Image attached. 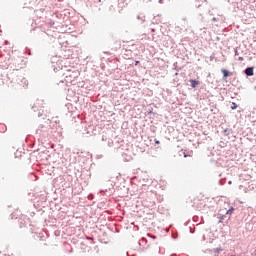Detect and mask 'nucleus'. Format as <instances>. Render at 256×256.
I'll list each match as a JSON object with an SVG mask.
<instances>
[{
  "instance_id": "nucleus-31",
  "label": "nucleus",
  "mask_w": 256,
  "mask_h": 256,
  "mask_svg": "<svg viewBox=\"0 0 256 256\" xmlns=\"http://www.w3.org/2000/svg\"><path fill=\"white\" fill-rule=\"evenodd\" d=\"M175 75H179V73L176 72Z\"/></svg>"
},
{
  "instance_id": "nucleus-2",
  "label": "nucleus",
  "mask_w": 256,
  "mask_h": 256,
  "mask_svg": "<svg viewBox=\"0 0 256 256\" xmlns=\"http://www.w3.org/2000/svg\"><path fill=\"white\" fill-rule=\"evenodd\" d=\"M254 69H255L254 67H247V68L244 70L245 76H246V77H253V75H255Z\"/></svg>"
},
{
  "instance_id": "nucleus-26",
  "label": "nucleus",
  "mask_w": 256,
  "mask_h": 256,
  "mask_svg": "<svg viewBox=\"0 0 256 256\" xmlns=\"http://www.w3.org/2000/svg\"><path fill=\"white\" fill-rule=\"evenodd\" d=\"M232 183H233V181H231V180L228 181V185H232Z\"/></svg>"
},
{
  "instance_id": "nucleus-16",
  "label": "nucleus",
  "mask_w": 256,
  "mask_h": 256,
  "mask_svg": "<svg viewBox=\"0 0 256 256\" xmlns=\"http://www.w3.org/2000/svg\"><path fill=\"white\" fill-rule=\"evenodd\" d=\"M97 159H103V154H99L96 156Z\"/></svg>"
},
{
  "instance_id": "nucleus-13",
  "label": "nucleus",
  "mask_w": 256,
  "mask_h": 256,
  "mask_svg": "<svg viewBox=\"0 0 256 256\" xmlns=\"http://www.w3.org/2000/svg\"><path fill=\"white\" fill-rule=\"evenodd\" d=\"M201 21H202V23H207V20L205 19L204 16L201 17Z\"/></svg>"
},
{
  "instance_id": "nucleus-11",
  "label": "nucleus",
  "mask_w": 256,
  "mask_h": 256,
  "mask_svg": "<svg viewBox=\"0 0 256 256\" xmlns=\"http://www.w3.org/2000/svg\"><path fill=\"white\" fill-rule=\"evenodd\" d=\"M227 179H220L219 180V185H223L224 183H226Z\"/></svg>"
},
{
  "instance_id": "nucleus-20",
  "label": "nucleus",
  "mask_w": 256,
  "mask_h": 256,
  "mask_svg": "<svg viewBox=\"0 0 256 256\" xmlns=\"http://www.w3.org/2000/svg\"><path fill=\"white\" fill-rule=\"evenodd\" d=\"M32 109H33V111H37V106H36V105H33V106H32Z\"/></svg>"
},
{
  "instance_id": "nucleus-25",
  "label": "nucleus",
  "mask_w": 256,
  "mask_h": 256,
  "mask_svg": "<svg viewBox=\"0 0 256 256\" xmlns=\"http://www.w3.org/2000/svg\"><path fill=\"white\" fill-rule=\"evenodd\" d=\"M43 114L41 112L38 113V117H42Z\"/></svg>"
},
{
  "instance_id": "nucleus-18",
  "label": "nucleus",
  "mask_w": 256,
  "mask_h": 256,
  "mask_svg": "<svg viewBox=\"0 0 256 256\" xmlns=\"http://www.w3.org/2000/svg\"><path fill=\"white\" fill-rule=\"evenodd\" d=\"M224 133H225L226 135H229V129L226 128V129L224 130Z\"/></svg>"
},
{
  "instance_id": "nucleus-5",
  "label": "nucleus",
  "mask_w": 256,
  "mask_h": 256,
  "mask_svg": "<svg viewBox=\"0 0 256 256\" xmlns=\"http://www.w3.org/2000/svg\"><path fill=\"white\" fill-rule=\"evenodd\" d=\"M138 21H140L141 25H143V23H145L146 19L145 16L143 14H139L137 16Z\"/></svg>"
},
{
  "instance_id": "nucleus-3",
  "label": "nucleus",
  "mask_w": 256,
  "mask_h": 256,
  "mask_svg": "<svg viewBox=\"0 0 256 256\" xmlns=\"http://www.w3.org/2000/svg\"><path fill=\"white\" fill-rule=\"evenodd\" d=\"M189 83H190V87H192V89H197V87H199V85H201V82L197 79H190Z\"/></svg>"
},
{
  "instance_id": "nucleus-24",
  "label": "nucleus",
  "mask_w": 256,
  "mask_h": 256,
  "mask_svg": "<svg viewBox=\"0 0 256 256\" xmlns=\"http://www.w3.org/2000/svg\"><path fill=\"white\" fill-rule=\"evenodd\" d=\"M102 141H107V137L102 136Z\"/></svg>"
},
{
  "instance_id": "nucleus-21",
  "label": "nucleus",
  "mask_w": 256,
  "mask_h": 256,
  "mask_svg": "<svg viewBox=\"0 0 256 256\" xmlns=\"http://www.w3.org/2000/svg\"><path fill=\"white\" fill-rule=\"evenodd\" d=\"M239 55V51L235 49V56Z\"/></svg>"
},
{
  "instance_id": "nucleus-19",
  "label": "nucleus",
  "mask_w": 256,
  "mask_h": 256,
  "mask_svg": "<svg viewBox=\"0 0 256 256\" xmlns=\"http://www.w3.org/2000/svg\"><path fill=\"white\" fill-rule=\"evenodd\" d=\"M49 25H50V27H53V25H55V22L50 21Z\"/></svg>"
},
{
  "instance_id": "nucleus-7",
  "label": "nucleus",
  "mask_w": 256,
  "mask_h": 256,
  "mask_svg": "<svg viewBox=\"0 0 256 256\" xmlns=\"http://www.w3.org/2000/svg\"><path fill=\"white\" fill-rule=\"evenodd\" d=\"M233 211H235V208L233 206H231L225 213V215H233Z\"/></svg>"
},
{
  "instance_id": "nucleus-32",
  "label": "nucleus",
  "mask_w": 256,
  "mask_h": 256,
  "mask_svg": "<svg viewBox=\"0 0 256 256\" xmlns=\"http://www.w3.org/2000/svg\"><path fill=\"white\" fill-rule=\"evenodd\" d=\"M171 256H175V254L171 255Z\"/></svg>"
},
{
  "instance_id": "nucleus-22",
  "label": "nucleus",
  "mask_w": 256,
  "mask_h": 256,
  "mask_svg": "<svg viewBox=\"0 0 256 256\" xmlns=\"http://www.w3.org/2000/svg\"><path fill=\"white\" fill-rule=\"evenodd\" d=\"M238 61H244V58L240 56V57L238 58Z\"/></svg>"
},
{
  "instance_id": "nucleus-9",
  "label": "nucleus",
  "mask_w": 256,
  "mask_h": 256,
  "mask_svg": "<svg viewBox=\"0 0 256 256\" xmlns=\"http://www.w3.org/2000/svg\"><path fill=\"white\" fill-rule=\"evenodd\" d=\"M226 219H227V215L224 214V215H222V216L219 217L218 223H223Z\"/></svg>"
},
{
  "instance_id": "nucleus-12",
  "label": "nucleus",
  "mask_w": 256,
  "mask_h": 256,
  "mask_svg": "<svg viewBox=\"0 0 256 256\" xmlns=\"http://www.w3.org/2000/svg\"><path fill=\"white\" fill-rule=\"evenodd\" d=\"M155 145H161V141H159L157 138L154 139Z\"/></svg>"
},
{
  "instance_id": "nucleus-17",
  "label": "nucleus",
  "mask_w": 256,
  "mask_h": 256,
  "mask_svg": "<svg viewBox=\"0 0 256 256\" xmlns=\"http://www.w3.org/2000/svg\"><path fill=\"white\" fill-rule=\"evenodd\" d=\"M214 251H215V253H219V251H223V249H221V248H216Z\"/></svg>"
},
{
  "instance_id": "nucleus-29",
  "label": "nucleus",
  "mask_w": 256,
  "mask_h": 256,
  "mask_svg": "<svg viewBox=\"0 0 256 256\" xmlns=\"http://www.w3.org/2000/svg\"><path fill=\"white\" fill-rule=\"evenodd\" d=\"M184 157H187V154L184 152Z\"/></svg>"
},
{
  "instance_id": "nucleus-4",
  "label": "nucleus",
  "mask_w": 256,
  "mask_h": 256,
  "mask_svg": "<svg viewBox=\"0 0 256 256\" xmlns=\"http://www.w3.org/2000/svg\"><path fill=\"white\" fill-rule=\"evenodd\" d=\"M106 33L108 35V37L112 40V41H115V33H113L110 28H107L106 29Z\"/></svg>"
},
{
  "instance_id": "nucleus-28",
  "label": "nucleus",
  "mask_w": 256,
  "mask_h": 256,
  "mask_svg": "<svg viewBox=\"0 0 256 256\" xmlns=\"http://www.w3.org/2000/svg\"><path fill=\"white\" fill-rule=\"evenodd\" d=\"M43 245H44V247H47V243H44Z\"/></svg>"
},
{
  "instance_id": "nucleus-23",
  "label": "nucleus",
  "mask_w": 256,
  "mask_h": 256,
  "mask_svg": "<svg viewBox=\"0 0 256 256\" xmlns=\"http://www.w3.org/2000/svg\"><path fill=\"white\" fill-rule=\"evenodd\" d=\"M134 65H135V66L139 65V61L136 60V61L134 62Z\"/></svg>"
},
{
  "instance_id": "nucleus-27",
  "label": "nucleus",
  "mask_w": 256,
  "mask_h": 256,
  "mask_svg": "<svg viewBox=\"0 0 256 256\" xmlns=\"http://www.w3.org/2000/svg\"><path fill=\"white\" fill-rule=\"evenodd\" d=\"M151 31H152V33H155V29L152 28Z\"/></svg>"
},
{
  "instance_id": "nucleus-8",
  "label": "nucleus",
  "mask_w": 256,
  "mask_h": 256,
  "mask_svg": "<svg viewBox=\"0 0 256 256\" xmlns=\"http://www.w3.org/2000/svg\"><path fill=\"white\" fill-rule=\"evenodd\" d=\"M7 131V126L5 124H0V133H5Z\"/></svg>"
},
{
  "instance_id": "nucleus-1",
  "label": "nucleus",
  "mask_w": 256,
  "mask_h": 256,
  "mask_svg": "<svg viewBox=\"0 0 256 256\" xmlns=\"http://www.w3.org/2000/svg\"><path fill=\"white\" fill-rule=\"evenodd\" d=\"M221 73L223 75L222 81H225V82H227V77H230V75H233V72H231V71H229V70H227L225 68L221 69Z\"/></svg>"
},
{
  "instance_id": "nucleus-15",
  "label": "nucleus",
  "mask_w": 256,
  "mask_h": 256,
  "mask_svg": "<svg viewBox=\"0 0 256 256\" xmlns=\"http://www.w3.org/2000/svg\"><path fill=\"white\" fill-rule=\"evenodd\" d=\"M211 21H212V22L219 21V18L213 17V18L211 19Z\"/></svg>"
},
{
  "instance_id": "nucleus-30",
  "label": "nucleus",
  "mask_w": 256,
  "mask_h": 256,
  "mask_svg": "<svg viewBox=\"0 0 256 256\" xmlns=\"http://www.w3.org/2000/svg\"><path fill=\"white\" fill-rule=\"evenodd\" d=\"M101 193H105V191L101 190Z\"/></svg>"
},
{
  "instance_id": "nucleus-10",
  "label": "nucleus",
  "mask_w": 256,
  "mask_h": 256,
  "mask_svg": "<svg viewBox=\"0 0 256 256\" xmlns=\"http://www.w3.org/2000/svg\"><path fill=\"white\" fill-rule=\"evenodd\" d=\"M107 145H108V147H113V140L112 139H108Z\"/></svg>"
},
{
  "instance_id": "nucleus-14",
  "label": "nucleus",
  "mask_w": 256,
  "mask_h": 256,
  "mask_svg": "<svg viewBox=\"0 0 256 256\" xmlns=\"http://www.w3.org/2000/svg\"><path fill=\"white\" fill-rule=\"evenodd\" d=\"M26 53H27V55H31V49L26 48Z\"/></svg>"
},
{
  "instance_id": "nucleus-6",
  "label": "nucleus",
  "mask_w": 256,
  "mask_h": 256,
  "mask_svg": "<svg viewBox=\"0 0 256 256\" xmlns=\"http://www.w3.org/2000/svg\"><path fill=\"white\" fill-rule=\"evenodd\" d=\"M239 105H237V103L235 102H231L230 103V109H232V111H235V109H238Z\"/></svg>"
}]
</instances>
